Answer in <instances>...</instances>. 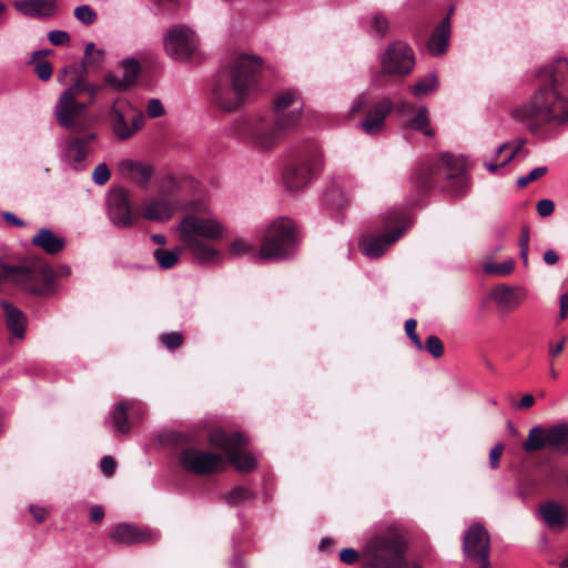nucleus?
<instances>
[{"mask_svg": "<svg viewBox=\"0 0 568 568\" xmlns=\"http://www.w3.org/2000/svg\"><path fill=\"white\" fill-rule=\"evenodd\" d=\"M414 65L413 50L402 41L390 43L381 55V70L384 74L405 77Z\"/></svg>", "mask_w": 568, "mask_h": 568, "instance_id": "13", "label": "nucleus"}, {"mask_svg": "<svg viewBox=\"0 0 568 568\" xmlns=\"http://www.w3.org/2000/svg\"><path fill=\"white\" fill-rule=\"evenodd\" d=\"M31 243L41 247L48 254H57L63 250L65 241L51 230L43 227L32 237Z\"/></svg>", "mask_w": 568, "mask_h": 568, "instance_id": "32", "label": "nucleus"}, {"mask_svg": "<svg viewBox=\"0 0 568 568\" xmlns=\"http://www.w3.org/2000/svg\"><path fill=\"white\" fill-rule=\"evenodd\" d=\"M438 80L435 73H429L409 88L415 97H423L436 90Z\"/></svg>", "mask_w": 568, "mask_h": 568, "instance_id": "35", "label": "nucleus"}, {"mask_svg": "<svg viewBox=\"0 0 568 568\" xmlns=\"http://www.w3.org/2000/svg\"><path fill=\"white\" fill-rule=\"evenodd\" d=\"M389 22L383 14H374L371 20V29L378 36H384L388 31Z\"/></svg>", "mask_w": 568, "mask_h": 568, "instance_id": "43", "label": "nucleus"}, {"mask_svg": "<svg viewBox=\"0 0 568 568\" xmlns=\"http://www.w3.org/2000/svg\"><path fill=\"white\" fill-rule=\"evenodd\" d=\"M539 77L550 85L536 91L527 103L514 109L513 116L524 122L531 133L545 136L568 123V101L558 91L568 82V60L557 59L554 65L542 69Z\"/></svg>", "mask_w": 568, "mask_h": 568, "instance_id": "1", "label": "nucleus"}, {"mask_svg": "<svg viewBox=\"0 0 568 568\" xmlns=\"http://www.w3.org/2000/svg\"><path fill=\"white\" fill-rule=\"evenodd\" d=\"M407 540L404 529L390 524L378 529L362 549L363 568H422L419 564H404Z\"/></svg>", "mask_w": 568, "mask_h": 568, "instance_id": "3", "label": "nucleus"}, {"mask_svg": "<svg viewBox=\"0 0 568 568\" xmlns=\"http://www.w3.org/2000/svg\"><path fill=\"white\" fill-rule=\"evenodd\" d=\"M548 172V169L546 166H538L531 170L527 175L520 176L517 180V186L525 187L530 182L537 181L540 178L545 176Z\"/></svg>", "mask_w": 568, "mask_h": 568, "instance_id": "41", "label": "nucleus"}, {"mask_svg": "<svg viewBox=\"0 0 568 568\" xmlns=\"http://www.w3.org/2000/svg\"><path fill=\"white\" fill-rule=\"evenodd\" d=\"M120 68L123 72L122 77L116 75L115 73L106 74V82L112 88L119 91H123L133 85L140 74V63L134 58H125L122 60Z\"/></svg>", "mask_w": 568, "mask_h": 568, "instance_id": "24", "label": "nucleus"}, {"mask_svg": "<svg viewBox=\"0 0 568 568\" xmlns=\"http://www.w3.org/2000/svg\"><path fill=\"white\" fill-rule=\"evenodd\" d=\"M179 232L186 251L202 264H213L220 260V251L205 241H216L224 237L225 226L214 217L186 215L179 224Z\"/></svg>", "mask_w": 568, "mask_h": 568, "instance_id": "4", "label": "nucleus"}, {"mask_svg": "<svg viewBox=\"0 0 568 568\" xmlns=\"http://www.w3.org/2000/svg\"><path fill=\"white\" fill-rule=\"evenodd\" d=\"M339 559L347 565H353L359 559V552L353 548H344L339 552Z\"/></svg>", "mask_w": 568, "mask_h": 568, "instance_id": "53", "label": "nucleus"}, {"mask_svg": "<svg viewBox=\"0 0 568 568\" xmlns=\"http://www.w3.org/2000/svg\"><path fill=\"white\" fill-rule=\"evenodd\" d=\"M120 171L141 186H145L153 175V168L149 164L133 160H123L119 164Z\"/></svg>", "mask_w": 568, "mask_h": 568, "instance_id": "30", "label": "nucleus"}, {"mask_svg": "<svg viewBox=\"0 0 568 568\" xmlns=\"http://www.w3.org/2000/svg\"><path fill=\"white\" fill-rule=\"evenodd\" d=\"M504 450L503 444H497L489 453V465L493 469L499 465V459Z\"/></svg>", "mask_w": 568, "mask_h": 568, "instance_id": "54", "label": "nucleus"}, {"mask_svg": "<svg viewBox=\"0 0 568 568\" xmlns=\"http://www.w3.org/2000/svg\"><path fill=\"white\" fill-rule=\"evenodd\" d=\"M6 325L9 332L17 338L22 339L26 334L27 317L21 310L8 301H2Z\"/></svg>", "mask_w": 568, "mask_h": 568, "instance_id": "28", "label": "nucleus"}, {"mask_svg": "<svg viewBox=\"0 0 568 568\" xmlns=\"http://www.w3.org/2000/svg\"><path fill=\"white\" fill-rule=\"evenodd\" d=\"M93 53H95L99 58H103L104 55V51L101 50V49H95L94 47V43L93 42H89L87 45H85V49H84V62H88L90 57L93 55Z\"/></svg>", "mask_w": 568, "mask_h": 568, "instance_id": "56", "label": "nucleus"}, {"mask_svg": "<svg viewBox=\"0 0 568 568\" xmlns=\"http://www.w3.org/2000/svg\"><path fill=\"white\" fill-rule=\"evenodd\" d=\"M515 268V262L513 258H508L503 263L486 262L483 265V270L488 275L495 276H507L513 273Z\"/></svg>", "mask_w": 568, "mask_h": 568, "instance_id": "37", "label": "nucleus"}, {"mask_svg": "<svg viewBox=\"0 0 568 568\" xmlns=\"http://www.w3.org/2000/svg\"><path fill=\"white\" fill-rule=\"evenodd\" d=\"M104 518V509L102 506L95 505L90 509V519L99 523Z\"/></svg>", "mask_w": 568, "mask_h": 568, "instance_id": "60", "label": "nucleus"}, {"mask_svg": "<svg viewBox=\"0 0 568 568\" xmlns=\"http://www.w3.org/2000/svg\"><path fill=\"white\" fill-rule=\"evenodd\" d=\"M403 234V229H396L385 235L364 237L359 242V248L364 255L371 258L382 256L385 251Z\"/></svg>", "mask_w": 568, "mask_h": 568, "instance_id": "23", "label": "nucleus"}, {"mask_svg": "<svg viewBox=\"0 0 568 568\" xmlns=\"http://www.w3.org/2000/svg\"><path fill=\"white\" fill-rule=\"evenodd\" d=\"M521 145H517L510 153L509 155H507L499 164H495L493 162H485V168L491 172V173H495L499 166H505L507 165L516 155L517 153L519 152Z\"/></svg>", "mask_w": 568, "mask_h": 568, "instance_id": "49", "label": "nucleus"}, {"mask_svg": "<svg viewBox=\"0 0 568 568\" xmlns=\"http://www.w3.org/2000/svg\"><path fill=\"white\" fill-rule=\"evenodd\" d=\"M1 215L6 222H8L14 226L23 227L26 225V223L22 220H20L18 216H16L11 212H2Z\"/></svg>", "mask_w": 568, "mask_h": 568, "instance_id": "58", "label": "nucleus"}, {"mask_svg": "<svg viewBox=\"0 0 568 568\" xmlns=\"http://www.w3.org/2000/svg\"><path fill=\"white\" fill-rule=\"evenodd\" d=\"M30 513L32 514L37 523H41L45 519L48 511L43 507L31 505Z\"/></svg>", "mask_w": 568, "mask_h": 568, "instance_id": "55", "label": "nucleus"}, {"mask_svg": "<svg viewBox=\"0 0 568 568\" xmlns=\"http://www.w3.org/2000/svg\"><path fill=\"white\" fill-rule=\"evenodd\" d=\"M14 6L27 17L49 18L57 11V0H22Z\"/></svg>", "mask_w": 568, "mask_h": 568, "instance_id": "27", "label": "nucleus"}, {"mask_svg": "<svg viewBox=\"0 0 568 568\" xmlns=\"http://www.w3.org/2000/svg\"><path fill=\"white\" fill-rule=\"evenodd\" d=\"M394 109V103L388 98L376 102L361 122L363 131L369 135L378 134L385 128V119Z\"/></svg>", "mask_w": 568, "mask_h": 568, "instance_id": "21", "label": "nucleus"}, {"mask_svg": "<svg viewBox=\"0 0 568 568\" xmlns=\"http://www.w3.org/2000/svg\"><path fill=\"white\" fill-rule=\"evenodd\" d=\"M182 251L181 247H176L172 251L156 248L153 252V256L161 268L169 270L179 262Z\"/></svg>", "mask_w": 568, "mask_h": 568, "instance_id": "34", "label": "nucleus"}, {"mask_svg": "<svg viewBox=\"0 0 568 568\" xmlns=\"http://www.w3.org/2000/svg\"><path fill=\"white\" fill-rule=\"evenodd\" d=\"M109 120L113 134L121 141L131 139L144 125V114L125 99L113 102Z\"/></svg>", "mask_w": 568, "mask_h": 568, "instance_id": "10", "label": "nucleus"}, {"mask_svg": "<svg viewBox=\"0 0 568 568\" xmlns=\"http://www.w3.org/2000/svg\"><path fill=\"white\" fill-rule=\"evenodd\" d=\"M48 39L53 45H63L70 42V36L63 30H52L48 33Z\"/></svg>", "mask_w": 568, "mask_h": 568, "instance_id": "48", "label": "nucleus"}, {"mask_svg": "<svg viewBox=\"0 0 568 568\" xmlns=\"http://www.w3.org/2000/svg\"><path fill=\"white\" fill-rule=\"evenodd\" d=\"M146 112L150 118H159L164 113V108L160 100L152 99L148 103Z\"/></svg>", "mask_w": 568, "mask_h": 568, "instance_id": "52", "label": "nucleus"}, {"mask_svg": "<svg viewBox=\"0 0 568 568\" xmlns=\"http://www.w3.org/2000/svg\"><path fill=\"white\" fill-rule=\"evenodd\" d=\"M110 539L120 545L149 544L159 540L160 534L148 527L121 523L110 531Z\"/></svg>", "mask_w": 568, "mask_h": 568, "instance_id": "16", "label": "nucleus"}, {"mask_svg": "<svg viewBox=\"0 0 568 568\" xmlns=\"http://www.w3.org/2000/svg\"><path fill=\"white\" fill-rule=\"evenodd\" d=\"M245 129L243 135L250 138L254 145L258 149H271L283 139L285 132L291 125H283L282 121L276 118L256 119L251 122H244Z\"/></svg>", "mask_w": 568, "mask_h": 568, "instance_id": "11", "label": "nucleus"}, {"mask_svg": "<svg viewBox=\"0 0 568 568\" xmlns=\"http://www.w3.org/2000/svg\"><path fill=\"white\" fill-rule=\"evenodd\" d=\"M304 103L301 94L295 90H285L274 100V111L283 125H295L301 116Z\"/></svg>", "mask_w": 568, "mask_h": 568, "instance_id": "17", "label": "nucleus"}, {"mask_svg": "<svg viewBox=\"0 0 568 568\" xmlns=\"http://www.w3.org/2000/svg\"><path fill=\"white\" fill-rule=\"evenodd\" d=\"M161 343L170 351L179 348L183 343L182 334L170 332L161 336Z\"/></svg>", "mask_w": 568, "mask_h": 568, "instance_id": "44", "label": "nucleus"}, {"mask_svg": "<svg viewBox=\"0 0 568 568\" xmlns=\"http://www.w3.org/2000/svg\"><path fill=\"white\" fill-rule=\"evenodd\" d=\"M490 296L500 311L510 313L527 300L528 291L521 285L499 284L493 287Z\"/></svg>", "mask_w": 568, "mask_h": 568, "instance_id": "19", "label": "nucleus"}, {"mask_svg": "<svg viewBox=\"0 0 568 568\" xmlns=\"http://www.w3.org/2000/svg\"><path fill=\"white\" fill-rule=\"evenodd\" d=\"M438 180H445L443 189L455 196L464 195L469 190L466 163L450 153H443L435 163L420 164L413 175V183L419 191H425Z\"/></svg>", "mask_w": 568, "mask_h": 568, "instance_id": "5", "label": "nucleus"}, {"mask_svg": "<svg viewBox=\"0 0 568 568\" xmlns=\"http://www.w3.org/2000/svg\"><path fill=\"white\" fill-rule=\"evenodd\" d=\"M538 516L551 531H562L568 525L567 507L554 500L540 504Z\"/></svg>", "mask_w": 568, "mask_h": 568, "instance_id": "22", "label": "nucleus"}, {"mask_svg": "<svg viewBox=\"0 0 568 568\" xmlns=\"http://www.w3.org/2000/svg\"><path fill=\"white\" fill-rule=\"evenodd\" d=\"M209 442L213 447L227 453L236 470L244 473L255 468L256 458L252 454L242 452L247 444V438L242 433L227 434L217 428L210 433Z\"/></svg>", "mask_w": 568, "mask_h": 568, "instance_id": "9", "label": "nucleus"}, {"mask_svg": "<svg viewBox=\"0 0 568 568\" xmlns=\"http://www.w3.org/2000/svg\"><path fill=\"white\" fill-rule=\"evenodd\" d=\"M566 444V430L558 424L544 428L534 426L523 443V449L527 453L539 452L545 448H558Z\"/></svg>", "mask_w": 568, "mask_h": 568, "instance_id": "15", "label": "nucleus"}, {"mask_svg": "<svg viewBox=\"0 0 568 568\" xmlns=\"http://www.w3.org/2000/svg\"><path fill=\"white\" fill-rule=\"evenodd\" d=\"M254 245L242 239L233 240L229 245V254L234 257H239L252 252Z\"/></svg>", "mask_w": 568, "mask_h": 568, "instance_id": "39", "label": "nucleus"}, {"mask_svg": "<svg viewBox=\"0 0 568 568\" xmlns=\"http://www.w3.org/2000/svg\"><path fill=\"white\" fill-rule=\"evenodd\" d=\"M519 246L520 247H529V230L528 227H523L520 237H519Z\"/></svg>", "mask_w": 568, "mask_h": 568, "instance_id": "63", "label": "nucleus"}, {"mask_svg": "<svg viewBox=\"0 0 568 568\" xmlns=\"http://www.w3.org/2000/svg\"><path fill=\"white\" fill-rule=\"evenodd\" d=\"M175 205L165 197H149L142 206V216L148 221L164 222L172 217Z\"/></svg>", "mask_w": 568, "mask_h": 568, "instance_id": "25", "label": "nucleus"}, {"mask_svg": "<svg viewBox=\"0 0 568 568\" xmlns=\"http://www.w3.org/2000/svg\"><path fill=\"white\" fill-rule=\"evenodd\" d=\"M463 549L471 560L489 555L490 540L484 526L474 524L467 529L463 540Z\"/></svg>", "mask_w": 568, "mask_h": 568, "instance_id": "20", "label": "nucleus"}, {"mask_svg": "<svg viewBox=\"0 0 568 568\" xmlns=\"http://www.w3.org/2000/svg\"><path fill=\"white\" fill-rule=\"evenodd\" d=\"M253 497V494L250 489L245 487H235L229 491L226 495V501L231 505H240Z\"/></svg>", "mask_w": 568, "mask_h": 568, "instance_id": "38", "label": "nucleus"}, {"mask_svg": "<svg viewBox=\"0 0 568 568\" xmlns=\"http://www.w3.org/2000/svg\"><path fill=\"white\" fill-rule=\"evenodd\" d=\"M134 406V400H121L119 402L112 413H111V423L113 429L120 435H126L130 432V424L128 420V412L132 409Z\"/></svg>", "mask_w": 568, "mask_h": 568, "instance_id": "33", "label": "nucleus"}, {"mask_svg": "<svg viewBox=\"0 0 568 568\" xmlns=\"http://www.w3.org/2000/svg\"><path fill=\"white\" fill-rule=\"evenodd\" d=\"M565 341L566 337H564L558 344L549 346V356L556 357L559 355L564 349Z\"/></svg>", "mask_w": 568, "mask_h": 568, "instance_id": "62", "label": "nucleus"}, {"mask_svg": "<svg viewBox=\"0 0 568 568\" xmlns=\"http://www.w3.org/2000/svg\"><path fill=\"white\" fill-rule=\"evenodd\" d=\"M74 17L85 26H90L97 20L95 11L87 4L77 7L74 9Z\"/></svg>", "mask_w": 568, "mask_h": 568, "instance_id": "40", "label": "nucleus"}, {"mask_svg": "<svg viewBox=\"0 0 568 568\" xmlns=\"http://www.w3.org/2000/svg\"><path fill=\"white\" fill-rule=\"evenodd\" d=\"M52 64L47 60L38 61L34 65V72L42 81H48L52 77Z\"/></svg>", "mask_w": 568, "mask_h": 568, "instance_id": "46", "label": "nucleus"}, {"mask_svg": "<svg viewBox=\"0 0 568 568\" xmlns=\"http://www.w3.org/2000/svg\"><path fill=\"white\" fill-rule=\"evenodd\" d=\"M295 241L293 222L287 217H280L265 231L257 257L265 261L283 260L292 254Z\"/></svg>", "mask_w": 568, "mask_h": 568, "instance_id": "8", "label": "nucleus"}, {"mask_svg": "<svg viewBox=\"0 0 568 568\" xmlns=\"http://www.w3.org/2000/svg\"><path fill=\"white\" fill-rule=\"evenodd\" d=\"M407 125L415 131H422L427 136L434 134V131L429 126L428 111L426 108H420Z\"/></svg>", "mask_w": 568, "mask_h": 568, "instance_id": "36", "label": "nucleus"}, {"mask_svg": "<svg viewBox=\"0 0 568 568\" xmlns=\"http://www.w3.org/2000/svg\"><path fill=\"white\" fill-rule=\"evenodd\" d=\"M108 214L111 222L119 227L133 225L130 194L124 189H115L108 195Z\"/></svg>", "mask_w": 568, "mask_h": 568, "instance_id": "18", "label": "nucleus"}, {"mask_svg": "<svg viewBox=\"0 0 568 568\" xmlns=\"http://www.w3.org/2000/svg\"><path fill=\"white\" fill-rule=\"evenodd\" d=\"M166 54L176 61H186L199 50L195 32L185 26H175L168 30L163 38Z\"/></svg>", "mask_w": 568, "mask_h": 568, "instance_id": "12", "label": "nucleus"}, {"mask_svg": "<svg viewBox=\"0 0 568 568\" xmlns=\"http://www.w3.org/2000/svg\"><path fill=\"white\" fill-rule=\"evenodd\" d=\"M559 261L556 251L549 248L544 253V262L548 265H555Z\"/></svg>", "mask_w": 568, "mask_h": 568, "instance_id": "61", "label": "nucleus"}, {"mask_svg": "<svg viewBox=\"0 0 568 568\" xmlns=\"http://www.w3.org/2000/svg\"><path fill=\"white\" fill-rule=\"evenodd\" d=\"M424 348L435 358H439L444 354L443 342L435 335L427 337Z\"/></svg>", "mask_w": 568, "mask_h": 568, "instance_id": "42", "label": "nucleus"}, {"mask_svg": "<svg viewBox=\"0 0 568 568\" xmlns=\"http://www.w3.org/2000/svg\"><path fill=\"white\" fill-rule=\"evenodd\" d=\"M180 462L185 470L201 476L222 471L226 466L221 455L195 448L183 450Z\"/></svg>", "mask_w": 568, "mask_h": 568, "instance_id": "14", "label": "nucleus"}, {"mask_svg": "<svg viewBox=\"0 0 568 568\" xmlns=\"http://www.w3.org/2000/svg\"><path fill=\"white\" fill-rule=\"evenodd\" d=\"M555 211V204L551 200L545 199L540 200L537 203V212L539 216L547 217L550 216Z\"/></svg>", "mask_w": 568, "mask_h": 568, "instance_id": "50", "label": "nucleus"}, {"mask_svg": "<svg viewBox=\"0 0 568 568\" xmlns=\"http://www.w3.org/2000/svg\"><path fill=\"white\" fill-rule=\"evenodd\" d=\"M535 398L530 394H526L521 397V399L515 405L516 409H526L534 405Z\"/></svg>", "mask_w": 568, "mask_h": 568, "instance_id": "59", "label": "nucleus"}, {"mask_svg": "<svg viewBox=\"0 0 568 568\" xmlns=\"http://www.w3.org/2000/svg\"><path fill=\"white\" fill-rule=\"evenodd\" d=\"M367 102H368V98L366 94L362 93V94H358L352 102L351 106H349V110H348V115L349 116H355L357 114H361L364 112L366 105H367Z\"/></svg>", "mask_w": 568, "mask_h": 568, "instance_id": "47", "label": "nucleus"}, {"mask_svg": "<svg viewBox=\"0 0 568 568\" xmlns=\"http://www.w3.org/2000/svg\"><path fill=\"white\" fill-rule=\"evenodd\" d=\"M100 468L101 471L106 476L110 477L114 474L116 468V463L113 457L111 456H104L100 462Z\"/></svg>", "mask_w": 568, "mask_h": 568, "instance_id": "51", "label": "nucleus"}, {"mask_svg": "<svg viewBox=\"0 0 568 568\" xmlns=\"http://www.w3.org/2000/svg\"><path fill=\"white\" fill-rule=\"evenodd\" d=\"M95 135L89 133L85 138L70 136L67 141V156L78 168L87 158L89 152V142L94 140Z\"/></svg>", "mask_w": 568, "mask_h": 568, "instance_id": "31", "label": "nucleus"}, {"mask_svg": "<svg viewBox=\"0 0 568 568\" xmlns=\"http://www.w3.org/2000/svg\"><path fill=\"white\" fill-rule=\"evenodd\" d=\"M450 38V17L447 16L434 30L427 42V50L432 55H442L446 52Z\"/></svg>", "mask_w": 568, "mask_h": 568, "instance_id": "29", "label": "nucleus"}, {"mask_svg": "<svg viewBox=\"0 0 568 568\" xmlns=\"http://www.w3.org/2000/svg\"><path fill=\"white\" fill-rule=\"evenodd\" d=\"M54 272L43 261H28L19 265H9L0 261V282L10 281L21 291L45 296L52 292Z\"/></svg>", "mask_w": 568, "mask_h": 568, "instance_id": "7", "label": "nucleus"}, {"mask_svg": "<svg viewBox=\"0 0 568 568\" xmlns=\"http://www.w3.org/2000/svg\"><path fill=\"white\" fill-rule=\"evenodd\" d=\"M312 176L310 163L301 160L292 163L284 172L283 180L286 187L291 191L303 189Z\"/></svg>", "mask_w": 568, "mask_h": 568, "instance_id": "26", "label": "nucleus"}, {"mask_svg": "<svg viewBox=\"0 0 568 568\" xmlns=\"http://www.w3.org/2000/svg\"><path fill=\"white\" fill-rule=\"evenodd\" d=\"M99 87L82 79L65 89L59 97L53 113L59 125L72 132H80L85 126L82 112L90 108L95 100Z\"/></svg>", "mask_w": 568, "mask_h": 568, "instance_id": "6", "label": "nucleus"}, {"mask_svg": "<svg viewBox=\"0 0 568 568\" xmlns=\"http://www.w3.org/2000/svg\"><path fill=\"white\" fill-rule=\"evenodd\" d=\"M262 69L256 55H240L226 74L219 78L212 90V102L222 112H232L246 103L256 87Z\"/></svg>", "mask_w": 568, "mask_h": 568, "instance_id": "2", "label": "nucleus"}, {"mask_svg": "<svg viewBox=\"0 0 568 568\" xmlns=\"http://www.w3.org/2000/svg\"><path fill=\"white\" fill-rule=\"evenodd\" d=\"M110 179V170L105 163H100L95 166L92 173V180L98 185L105 184Z\"/></svg>", "mask_w": 568, "mask_h": 568, "instance_id": "45", "label": "nucleus"}, {"mask_svg": "<svg viewBox=\"0 0 568 568\" xmlns=\"http://www.w3.org/2000/svg\"><path fill=\"white\" fill-rule=\"evenodd\" d=\"M559 306V317L566 320L568 317V291L560 296Z\"/></svg>", "mask_w": 568, "mask_h": 568, "instance_id": "57", "label": "nucleus"}, {"mask_svg": "<svg viewBox=\"0 0 568 568\" xmlns=\"http://www.w3.org/2000/svg\"><path fill=\"white\" fill-rule=\"evenodd\" d=\"M396 109L400 113H407L413 110V105L408 101H400L397 103Z\"/></svg>", "mask_w": 568, "mask_h": 568, "instance_id": "64", "label": "nucleus"}]
</instances>
